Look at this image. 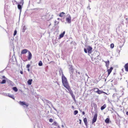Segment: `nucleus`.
<instances>
[{"label": "nucleus", "mask_w": 128, "mask_h": 128, "mask_svg": "<svg viewBox=\"0 0 128 128\" xmlns=\"http://www.w3.org/2000/svg\"><path fill=\"white\" fill-rule=\"evenodd\" d=\"M62 83L64 87H65L69 86L67 79L62 73Z\"/></svg>", "instance_id": "1"}, {"label": "nucleus", "mask_w": 128, "mask_h": 128, "mask_svg": "<svg viewBox=\"0 0 128 128\" xmlns=\"http://www.w3.org/2000/svg\"><path fill=\"white\" fill-rule=\"evenodd\" d=\"M65 88L68 90V92L70 93L72 96V97L73 99L76 102V101L75 96L74 94L70 88V87L69 86H68L66 87H65Z\"/></svg>", "instance_id": "2"}, {"label": "nucleus", "mask_w": 128, "mask_h": 128, "mask_svg": "<svg viewBox=\"0 0 128 128\" xmlns=\"http://www.w3.org/2000/svg\"><path fill=\"white\" fill-rule=\"evenodd\" d=\"M71 16L70 14H68L66 16V21L67 23L70 24L71 22Z\"/></svg>", "instance_id": "3"}, {"label": "nucleus", "mask_w": 128, "mask_h": 128, "mask_svg": "<svg viewBox=\"0 0 128 128\" xmlns=\"http://www.w3.org/2000/svg\"><path fill=\"white\" fill-rule=\"evenodd\" d=\"M18 103L20 105L24 107V105H25L26 107H28L29 105L28 103H27L24 102L20 101L18 102Z\"/></svg>", "instance_id": "4"}, {"label": "nucleus", "mask_w": 128, "mask_h": 128, "mask_svg": "<svg viewBox=\"0 0 128 128\" xmlns=\"http://www.w3.org/2000/svg\"><path fill=\"white\" fill-rule=\"evenodd\" d=\"M97 114H96L93 118L92 121V123L93 124L95 122L97 118Z\"/></svg>", "instance_id": "5"}, {"label": "nucleus", "mask_w": 128, "mask_h": 128, "mask_svg": "<svg viewBox=\"0 0 128 128\" xmlns=\"http://www.w3.org/2000/svg\"><path fill=\"white\" fill-rule=\"evenodd\" d=\"M92 50V47L89 46L87 48V50L88 54H90L91 53Z\"/></svg>", "instance_id": "6"}, {"label": "nucleus", "mask_w": 128, "mask_h": 128, "mask_svg": "<svg viewBox=\"0 0 128 128\" xmlns=\"http://www.w3.org/2000/svg\"><path fill=\"white\" fill-rule=\"evenodd\" d=\"M69 70L70 72V73L71 74L70 76H72V72H73L74 69L72 68V66H70V68H69Z\"/></svg>", "instance_id": "7"}, {"label": "nucleus", "mask_w": 128, "mask_h": 128, "mask_svg": "<svg viewBox=\"0 0 128 128\" xmlns=\"http://www.w3.org/2000/svg\"><path fill=\"white\" fill-rule=\"evenodd\" d=\"M28 60H29L31 59L32 56L31 52L29 51H28Z\"/></svg>", "instance_id": "8"}, {"label": "nucleus", "mask_w": 128, "mask_h": 128, "mask_svg": "<svg viewBox=\"0 0 128 128\" xmlns=\"http://www.w3.org/2000/svg\"><path fill=\"white\" fill-rule=\"evenodd\" d=\"M28 51L27 49H24L22 50L21 53L22 54H26Z\"/></svg>", "instance_id": "9"}, {"label": "nucleus", "mask_w": 128, "mask_h": 128, "mask_svg": "<svg viewBox=\"0 0 128 128\" xmlns=\"http://www.w3.org/2000/svg\"><path fill=\"white\" fill-rule=\"evenodd\" d=\"M113 68L112 67H111L109 69H108L107 71L108 72V75H109L112 71Z\"/></svg>", "instance_id": "10"}, {"label": "nucleus", "mask_w": 128, "mask_h": 128, "mask_svg": "<svg viewBox=\"0 0 128 128\" xmlns=\"http://www.w3.org/2000/svg\"><path fill=\"white\" fill-rule=\"evenodd\" d=\"M8 96L12 98L14 100V95L12 94H10L8 93Z\"/></svg>", "instance_id": "11"}, {"label": "nucleus", "mask_w": 128, "mask_h": 128, "mask_svg": "<svg viewBox=\"0 0 128 128\" xmlns=\"http://www.w3.org/2000/svg\"><path fill=\"white\" fill-rule=\"evenodd\" d=\"M125 70L126 72H128V63L126 64L124 66Z\"/></svg>", "instance_id": "12"}, {"label": "nucleus", "mask_w": 128, "mask_h": 128, "mask_svg": "<svg viewBox=\"0 0 128 128\" xmlns=\"http://www.w3.org/2000/svg\"><path fill=\"white\" fill-rule=\"evenodd\" d=\"M84 121L86 126H87V119L86 118L84 119Z\"/></svg>", "instance_id": "13"}, {"label": "nucleus", "mask_w": 128, "mask_h": 128, "mask_svg": "<svg viewBox=\"0 0 128 128\" xmlns=\"http://www.w3.org/2000/svg\"><path fill=\"white\" fill-rule=\"evenodd\" d=\"M105 63L106 64V67L107 68H108V67L109 66V60H108L107 61H104Z\"/></svg>", "instance_id": "14"}, {"label": "nucleus", "mask_w": 128, "mask_h": 128, "mask_svg": "<svg viewBox=\"0 0 128 128\" xmlns=\"http://www.w3.org/2000/svg\"><path fill=\"white\" fill-rule=\"evenodd\" d=\"M65 32L64 31L63 33L60 34V35L59 38H62L64 36V35L65 34Z\"/></svg>", "instance_id": "15"}, {"label": "nucleus", "mask_w": 128, "mask_h": 128, "mask_svg": "<svg viewBox=\"0 0 128 128\" xmlns=\"http://www.w3.org/2000/svg\"><path fill=\"white\" fill-rule=\"evenodd\" d=\"M97 93L99 94H102V93H105V94H107L106 93H105L103 91H101V90H100L99 89L98 90V91Z\"/></svg>", "instance_id": "16"}, {"label": "nucleus", "mask_w": 128, "mask_h": 128, "mask_svg": "<svg viewBox=\"0 0 128 128\" xmlns=\"http://www.w3.org/2000/svg\"><path fill=\"white\" fill-rule=\"evenodd\" d=\"M106 104H104L103 106H102L101 108V109L102 110L104 109L106 107Z\"/></svg>", "instance_id": "17"}, {"label": "nucleus", "mask_w": 128, "mask_h": 128, "mask_svg": "<svg viewBox=\"0 0 128 128\" xmlns=\"http://www.w3.org/2000/svg\"><path fill=\"white\" fill-rule=\"evenodd\" d=\"M32 80H29L28 82V84L29 85H31L32 84Z\"/></svg>", "instance_id": "18"}, {"label": "nucleus", "mask_w": 128, "mask_h": 128, "mask_svg": "<svg viewBox=\"0 0 128 128\" xmlns=\"http://www.w3.org/2000/svg\"><path fill=\"white\" fill-rule=\"evenodd\" d=\"M65 13L63 12L60 13L59 15V16L61 17H62L64 16Z\"/></svg>", "instance_id": "19"}, {"label": "nucleus", "mask_w": 128, "mask_h": 128, "mask_svg": "<svg viewBox=\"0 0 128 128\" xmlns=\"http://www.w3.org/2000/svg\"><path fill=\"white\" fill-rule=\"evenodd\" d=\"M110 120L108 118H106L105 120V122L106 123H108L109 122Z\"/></svg>", "instance_id": "20"}, {"label": "nucleus", "mask_w": 128, "mask_h": 128, "mask_svg": "<svg viewBox=\"0 0 128 128\" xmlns=\"http://www.w3.org/2000/svg\"><path fill=\"white\" fill-rule=\"evenodd\" d=\"M12 89L15 92H17L18 90V89L16 87H13L12 88Z\"/></svg>", "instance_id": "21"}, {"label": "nucleus", "mask_w": 128, "mask_h": 128, "mask_svg": "<svg viewBox=\"0 0 128 128\" xmlns=\"http://www.w3.org/2000/svg\"><path fill=\"white\" fill-rule=\"evenodd\" d=\"M98 90H99V89H98L97 88H95L94 89V91L96 92H97V93L98 92Z\"/></svg>", "instance_id": "22"}, {"label": "nucleus", "mask_w": 128, "mask_h": 128, "mask_svg": "<svg viewBox=\"0 0 128 128\" xmlns=\"http://www.w3.org/2000/svg\"><path fill=\"white\" fill-rule=\"evenodd\" d=\"M18 9L19 10H21V8H22V6L20 4H18Z\"/></svg>", "instance_id": "23"}, {"label": "nucleus", "mask_w": 128, "mask_h": 128, "mask_svg": "<svg viewBox=\"0 0 128 128\" xmlns=\"http://www.w3.org/2000/svg\"><path fill=\"white\" fill-rule=\"evenodd\" d=\"M52 124L53 125H54V126H57V125H58V123L56 122H54Z\"/></svg>", "instance_id": "24"}, {"label": "nucleus", "mask_w": 128, "mask_h": 128, "mask_svg": "<svg viewBox=\"0 0 128 128\" xmlns=\"http://www.w3.org/2000/svg\"><path fill=\"white\" fill-rule=\"evenodd\" d=\"M42 64V62L41 61H40L38 63V65L39 66H41Z\"/></svg>", "instance_id": "25"}, {"label": "nucleus", "mask_w": 128, "mask_h": 128, "mask_svg": "<svg viewBox=\"0 0 128 128\" xmlns=\"http://www.w3.org/2000/svg\"><path fill=\"white\" fill-rule=\"evenodd\" d=\"M6 80H3L2 82H0L1 84H5L6 82Z\"/></svg>", "instance_id": "26"}, {"label": "nucleus", "mask_w": 128, "mask_h": 128, "mask_svg": "<svg viewBox=\"0 0 128 128\" xmlns=\"http://www.w3.org/2000/svg\"><path fill=\"white\" fill-rule=\"evenodd\" d=\"M78 113V110H75L74 112V115H76Z\"/></svg>", "instance_id": "27"}, {"label": "nucleus", "mask_w": 128, "mask_h": 128, "mask_svg": "<svg viewBox=\"0 0 128 128\" xmlns=\"http://www.w3.org/2000/svg\"><path fill=\"white\" fill-rule=\"evenodd\" d=\"M17 32L16 30H14V34H13L14 36L16 35V34L17 33Z\"/></svg>", "instance_id": "28"}, {"label": "nucleus", "mask_w": 128, "mask_h": 128, "mask_svg": "<svg viewBox=\"0 0 128 128\" xmlns=\"http://www.w3.org/2000/svg\"><path fill=\"white\" fill-rule=\"evenodd\" d=\"M114 45L113 44H112L110 45V48H114Z\"/></svg>", "instance_id": "29"}, {"label": "nucleus", "mask_w": 128, "mask_h": 128, "mask_svg": "<svg viewBox=\"0 0 128 128\" xmlns=\"http://www.w3.org/2000/svg\"><path fill=\"white\" fill-rule=\"evenodd\" d=\"M53 120L52 118H50L49 119V122H53Z\"/></svg>", "instance_id": "30"}, {"label": "nucleus", "mask_w": 128, "mask_h": 128, "mask_svg": "<svg viewBox=\"0 0 128 128\" xmlns=\"http://www.w3.org/2000/svg\"><path fill=\"white\" fill-rule=\"evenodd\" d=\"M30 64H28L26 66V68H29L30 67Z\"/></svg>", "instance_id": "31"}, {"label": "nucleus", "mask_w": 128, "mask_h": 128, "mask_svg": "<svg viewBox=\"0 0 128 128\" xmlns=\"http://www.w3.org/2000/svg\"><path fill=\"white\" fill-rule=\"evenodd\" d=\"M84 52L85 53H87V50L85 48H84Z\"/></svg>", "instance_id": "32"}, {"label": "nucleus", "mask_w": 128, "mask_h": 128, "mask_svg": "<svg viewBox=\"0 0 128 128\" xmlns=\"http://www.w3.org/2000/svg\"><path fill=\"white\" fill-rule=\"evenodd\" d=\"M116 94H114L113 95V98H115L116 96Z\"/></svg>", "instance_id": "33"}, {"label": "nucleus", "mask_w": 128, "mask_h": 128, "mask_svg": "<svg viewBox=\"0 0 128 128\" xmlns=\"http://www.w3.org/2000/svg\"><path fill=\"white\" fill-rule=\"evenodd\" d=\"M79 120V121H80V124H81V121H82V120H80H80Z\"/></svg>", "instance_id": "34"}, {"label": "nucleus", "mask_w": 128, "mask_h": 128, "mask_svg": "<svg viewBox=\"0 0 128 128\" xmlns=\"http://www.w3.org/2000/svg\"><path fill=\"white\" fill-rule=\"evenodd\" d=\"M8 94H4V96H8Z\"/></svg>", "instance_id": "35"}, {"label": "nucleus", "mask_w": 128, "mask_h": 128, "mask_svg": "<svg viewBox=\"0 0 128 128\" xmlns=\"http://www.w3.org/2000/svg\"><path fill=\"white\" fill-rule=\"evenodd\" d=\"M57 126L58 128H60V126L58 125V124Z\"/></svg>", "instance_id": "36"}, {"label": "nucleus", "mask_w": 128, "mask_h": 128, "mask_svg": "<svg viewBox=\"0 0 128 128\" xmlns=\"http://www.w3.org/2000/svg\"><path fill=\"white\" fill-rule=\"evenodd\" d=\"M82 114H83L84 115L85 114V113H84V112H82Z\"/></svg>", "instance_id": "37"}, {"label": "nucleus", "mask_w": 128, "mask_h": 128, "mask_svg": "<svg viewBox=\"0 0 128 128\" xmlns=\"http://www.w3.org/2000/svg\"><path fill=\"white\" fill-rule=\"evenodd\" d=\"M88 8H89L90 10V6H88Z\"/></svg>", "instance_id": "38"}, {"label": "nucleus", "mask_w": 128, "mask_h": 128, "mask_svg": "<svg viewBox=\"0 0 128 128\" xmlns=\"http://www.w3.org/2000/svg\"><path fill=\"white\" fill-rule=\"evenodd\" d=\"M62 128H64V126L63 125H62Z\"/></svg>", "instance_id": "39"}, {"label": "nucleus", "mask_w": 128, "mask_h": 128, "mask_svg": "<svg viewBox=\"0 0 128 128\" xmlns=\"http://www.w3.org/2000/svg\"><path fill=\"white\" fill-rule=\"evenodd\" d=\"M28 70L29 72L30 71V69L29 68H28Z\"/></svg>", "instance_id": "40"}, {"label": "nucleus", "mask_w": 128, "mask_h": 128, "mask_svg": "<svg viewBox=\"0 0 128 128\" xmlns=\"http://www.w3.org/2000/svg\"><path fill=\"white\" fill-rule=\"evenodd\" d=\"M126 114L128 115V112H127L126 113Z\"/></svg>", "instance_id": "41"}, {"label": "nucleus", "mask_w": 128, "mask_h": 128, "mask_svg": "<svg viewBox=\"0 0 128 128\" xmlns=\"http://www.w3.org/2000/svg\"><path fill=\"white\" fill-rule=\"evenodd\" d=\"M20 73L22 74V73H23V72H22V71H21L20 72Z\"/></svg>", "instance_id": "42"}, {"label": "nucleus", "mask_w": 128, "mask_h": 128, "mask_svg": "<svg viewBox=\"0 0 128 128\" xmlns=\"http://www.w3.org/2000/svg\"><path fill=\"white\" fill-rule=\"evenodd\" d=\"M57 22L56 20L54 21V23H56Z\"/></svg>", "instance_id": "43"}, {"label": "nucleus", "mask_w": 128, "mask_h": 128, "mask_svg": "<svg viewBox=\"0 0 128 128\" xmlns=\"http://www.w3.org/2000/svg\"><path fill=\"white\" fill-rule=\"evenodd\" d=\"M3 78H5V76H3Z\"/></svg>", "instance_id": "44"}, {"label": "nucleus", "mask_w": 128, "mask_h": 128, "mask_svg": "<svg viewBox=\"0 0 128 128\" xmlns=\"http://www.w3.org/2000/svg\"><path fill=\"white\" fill-rule=\"evenodd\" d=\"M57 20H60V18H57Z\"/></svg>", "instance_id": "45"}, {"label": "nucleus", "mask_w": 128, "mask_h": 128, "mask_svg": "<svg viewBox=\"0 0 128 128\" xmlns=\"http://www.w3.org/2000/svg\"><path fill=\"white\" fill-rule=\"evenodd\" d=\"M126 23L128 24V21H127V22H126Z\"/></svg>", "instance_id": "46"}, {"label": "nucleus", "mask_w": 128, "mask_h": 128, "mask_svg": "<svg viewBox=\"0 0 128 128\" xmlns=\"http://www.w3.org/2000/svg\"><path fill=\"white\" fill-rule=\"evenodd\" d=\"M126 20H127L128 19V18H126Z\"/></svg>", "instance_id": "47"}, {"label": "nucleus", "mask_w": 128, "mask_h": 128, "mask_svg": "<svg viewBox=\"0 0 128 128\" xmlns=\"http://www.w3.org/2000/svg\"><path fill=\"white\" fill-rule=\"evenodd\" d=\"M78 74H80V72H78Z\"/></svg>", "instance_id": "48"}, {"label": "nucleus", "mask_w": 128, "mask_h": 128, "mask_svg": "<svg viewBox=\"0 0 128 128\" xmlns=\"http://www.w3.org/2000/svg\"><path fill=\"white\" fill-rule=\"evenodd\" d=\"M95 59H97L98 58H96V57L95 58Z\"/></svg>", "instance_id": "49"}, {"label": "nucleus", "mask_w": 128, "mask_h": 128, "mask_svg": "<svg viewBox=\"0 0 128 128\" xmlns=\"http://www.w3.org/2000/svg\"><path fill=\"white\" fill-rule=\"evenodd\" d=\"M59 23V22H57V24H58Z\"/></svg>", "instance_id": "50"}, {"label": "nucleus", "mask_w": 128, "mask_h": 128, "mask_svg": "<svg viewBox=\"0 0 128 128\" xmlns=\"http://www.w3.org/2000/svg\"><path fill=\"white\" fill-rule=\"evenodd\" d=\"M127 86H128V85H127Z\"/></svg>", "instance_id": "51"}, {"label": "nucleus", "mask_w": 128, "mask_h": 128, "mask_svg": "<svg viewBox=\"0 0 128 128\" xmlns=\"http://www.w3.org/2000/svg\"><path fill=\"white\" fill-rule=\"evenodd\" d=\"M97 52V53H98V54H99V52Z\"/></svg>", "instance_id": "52"}, {"label": "nucleus", "mask_w": 128, "mask_h": 128, "mask_svg": "<svg viewBox=\"0 0 128 128\" xmlns=\"http://www.w3.org/2000/svg\"><path fill=\"white\" fill-rule=\"evenodd\" d=\"M99 56V55H98V56Z\"/></svg>", "instance_id": "53"}, {"label": "nucleus", "mask_w": 128, "mask_h": 128, "mask_svg": "<svg viewBox=\"0 0 128 128\" xmlns=\"http://www.w3.org/2000/svg\"><path fill=\"white\" fill-rule=\"evenodd\" d=\"M54 109L56 110V109Z\"/></svg>", "instance_id": "54"}]
</instances>
